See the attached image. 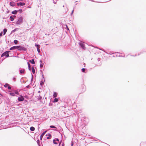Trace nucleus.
Returning <instances> with one entry per match:
<instances>
[{
  "label": "nucleus",
  "mask_w": 146,
  "mask_h": 146,
  "mask_svg": "<svg viewBox=\"0 0 146 146\" xmlns=\"http://www.w3.org/2000/svg\"><path fill=\"white\" fill-rule=\"evenodd\" d=\"M23 21V18L22 17H20L18 18L17 21L16 22L17 24H20Z\"/></svg>",
  "instance_id": "obj_1"
},
{
  "label": "nucleus",
  "mask_w": 146,
  "mask_h": 146,
  "mask_svg": "<svg viewBox=\"0 0 146 146\" xmlns=\"http://www.w3.org/2000/svg\"><path fill=\"white\" fill-rule=\"evenodd\" d=\"M10 52V51H6L5 52L3 53L1 55V57H3L4 56H5L6 57H8L9 56V53Z\"/></svg>",
  "instance_id": "obj_2"
},
{
  "label": "nucleus",
  "mask_w": 146,
  "mask_h": 146,
  "mask_svg": "<svg viewBox=\"0 0 146 146\" xmlns=\"http://www.w3.org/2000/svg\"><path fill=\"white\" fill-rule=\"evenodd\" d=\"M18 47L17 48V49L18 50H25V48L24 47H23V46H17Z\"/></svg>",
  "instance_id": "obj_3"
},
{
  "label": "nucleus",
  "mask_w": 146,
  "mask_h": 146,
  "mask_svg": "<svg viewBox=\"0 0 146 146\" xmlns=\"http://www.w3.org/2000/svg\"><path fill=\"white\" fill-rule=\"evenodd\" d=\"M79 45L82 48L84 49H85V47L84 44L82 42H80L79 43Z\"/></svg>",
  "instance_id": "obj_4"
},
{
  "label": "nucleus",
  "mask_w": 146,
  "mask_h": 146,
  "mask_svg": "<svg viewBox=\"0 0 146 146\" xmlns=\"http://www.w3.org/2000/svg\"><path fill=\"white\" fill-rule=\"evenodd\" d=\"M18 100L20 101H23L24 100V98L23 96H21L19 97L18 98Z\"/></svg>",
  "instance_id": "obj_5"
},
{
  "label": "nucleus",
  "mask_w": 146,
  "mask_h": 146,
  "mask_svg": "<svg viewBox=\"0 0 146 146\" xmlns=\"http://www.w3.org/2000/svg\"><path fill=\"white\" fill-rule=\"evenodd\" d=\"M46 136H47V139H50L52 137L50 133L46 134Z\"/></svg>",
  "instance_id": "obj_6"
},
{
  "label": "nucleus",
  "mask_w": 146,
  "mask_h": 146,
  "mask_svg": "<svg viewBox=\"0 0 146 146\" xmlns=\"http://www.w3.org/2000/svg\"><path fill=\"white\" fill-rule=\"evenodd\" d=\"M35 46L37 47V50L38 52H40V50L39 48L40 47V46L39 44H35Z\"/></svg>",
  "instance_id": "obj_7"
},
{
  "label": "nucleus",
  "mask_w": 146,
  "mask_h": 146,
  "mask_svg": "<svg viewBox=\"0 0 146 146\" xmlns=\"http://www.w3.org/2000/svg\"><path fill=\"white\" fill-rule=\"evenodd\" d=\"M17 5L18 6H19V5L24 6V5H25V4L24 3L20 2V3H17Z\"/></svg>",
  "instance_id": "obj_8"
},
{
  "label": "nucleus",
  "mask_w": 146,
  "mask_h": 146,
  "mask_svg": "<svg viewBox=\"0 0 146 146\" xmlns=\"http://www.w3.org/2000/svg\"><path fill=\"white\" fill-rule=\"evenodd\" d=\"M46 131H46L42 133V134L40 135V138L41 139H42L43 136L45 134V133L46 132Z\"/></svg>",
  "instance_id": "obj_9"
},
{
  "label": "nucleus",
  "mask_w": 146,
  "mask_h": 146,
  "mask_svg": "<svg viewBox=\"0 0 146 146\" xmlns=\"http://www.w3.org/2000/svg\"><path fill=\"white\" fill-rule=\"evenodd\" d=\"M17 47H18L17 46H14L10 48V50H13V49H17V48H18Z\"/></svg>",
  "instance_id": "obj_10"
},
{
  "label": "nucleus",
  "mask_w": 146,
  "mask_h": 146,
  "mask_svg": "<svg viewBox=\"0 0 146 146\" xmlns=\"http://www.w3.org/2000/svg\"><path fill=\"white\" fill-rule=\"evenodd\" d=\"M57 93L56 92H54L53 95V97L54 98L56 97L57 96Z\"/></svg>",
  "instance_id": "obj_11"
},
{
  "label": "nucleus",
  "mask_w": 146,
  "mask_h": 146,
  "mask_svg": "<svg viewBox=\"0 0 146 146\" xmlns=\"http://www.w3.org/2000/svg\"><path fill=\"white\" fill-rule=\"evenodd\" d=\"M29 62H30L31 63L33 64H35V62L34 59H32V60H30Z\"/></svg>",
  "instance_id": "obj_12"
},
{
  "label": "nucleus",
  "mask_w": 146,
  "mask_h": 146,
  "mask_svg": "<svg viewBox=\"0 0 146 146\" xmlns=\"http://www.w3.org/2000/svg\"><path fill=\"white\" fill-rule=\"evenodd\" d=\"M25 70L24 69H22L20 70V72L21 74H23L24 73Z\"/></svg>",
  "instance_id": "obj_13"
},
{
  "label": "nucleus",
  "mask_w": 146,
  "mask_h": 146,
  "mask_svg": "<svg viewBox=\"0 0 146 146\" xmlns=\"http://www.w3.org/2000/svg\"><path fill=\"white\" fill-rule=\"evenodd\" d=\"M30 130L32 131H34L35 130V128L33 127H31L30 128Z\"/></svg>",
  "instance_id": "obj_14"
},
{
  "label": "nucleus",
  "mask_w": 146,
  "mask_h": 146,
  "mask_svg": "<svg viewBox=\"0 0 146 146\" xmlns=\"http://www.w3.org/2000/svg\"><path fill=\"white\" fill-rule=\"evenodd\" d=\"M17 11H16V10H15L14 11H12V13L13 14H16L17 13Z\"/></svg>",
  "instance_id": "obj_15"
},
{
  "label": "nucleus",
  "mask_w": 146,
  "mask_h": 146,
  "mask_svg": "<svg viewBox=\"0 0 146 146\" xmlns=\"http://www.w3.org/2000/svg\"><path fill=\"white\" fill-rule=\"evenodd\" d=\"M32 72L34 74L35 72V70L33 67H32Z\"/></svg>",
  "instance_id": "obj_16"
},
{
  "label": "nucleus",
  "mask_w": 146,
  "mask_h": 146,
  "mask_svg": "<svg viewBox=\"0 0 146 146\" xmlns=\"http://www.w3.org/2000/svg\"><path fill=\"white\" fill-rule=\"evenodd\" d=\"M7 29H3V34L4 35H5L6 33V32H7Z\"/></svg>",
  "instance_id": "obj_17"
},
{
  "label": "nucleus",
  "mask_w": 146,
  "mask_h": 146,
  "mask_svg": "<svg viewBox=\"0 0 146 146\" xmlns=\"http://www.w3.org/2000/svg\"><path fill=\"white\" fill-rule=\"evenodd\" d=\"M10 19L11 21H13L14 20V19L13 18V16H11L10 17Z\"/></svg>",
  "instance_id": "obj_18"
},
{
  "label": "nucleus",
  "mask_w": 146,
  "mask_h": 146,
  "mask_svg": "<svg viewBox=\"0 0 146 146\" xmlns=\"http://www.w3.org/2000/svg\"><path fill=\"white\" fill-rule=\"evenodd\" d=\"M10 5L12 6H14V3L13 2H10Z\"/></svg>",
  "instance_id": "obj_19"
},
{
  "label": "nucleus",
  "mask_w": 146,
  "mask_h": 146,
  "mask_svg": "<svg viewBox=\"0 0 146 146\" xmlns=\"http://www.w3.org/2000/svg\"><path fill=\"white\" fill-rule=\"evenodd\" d=\"M10 94L12 96H15V94L14 93H10Z\"/></svg>",
  "instance_id": "obj_20"
},
{
  "label": "nucleus",
  "mask_w": 146,
  "mask_h": 146,
  "mask_svg": "<svg viewBox=\"0 0 146 146\" xmlns=\"http://www.w3.org/2000/svg\"><path fill=\"white\" fill-rule=\"evenodd\" d=\"M18 42V41L17 40H15L14 41V42L15 43V44H17Z\"/></svg>",
  "instance_id": "obj_21"
},
{
  "label": "nucleus",
  "mask_w": 146,
  "mask_h": 146,
  "mask_svg": "<svg viewBox=\"0 0 146 146\" xmlns=\"http://www.w3.org/2000/svg\"><path fill=\"white\" fill-rule=\"evenodd\" d=\"M27 64H28V66L29 67V69L30 70H31V67H30V64L29 62H28Z\"/></svg>",
  "instance_id": "obj_22"
},
{
  "label": "nucleus",
  "mask_w": 146,
  "mask_h": 146,
  "mask_svg": "<svg viewBox=\"0 0 146 146\" xmlns=\"http://www.w3.org/2000/svg\"><path fill=\"white\" fill-rule=\"evenodd\" d=\"M58 99L56 98H55V99H54V102H58Z\"/></svg>",
  "instance_id": "obj_23"
},
{
  "label": "nucleus",
  "mask_w": 146,
  "mask_h": 146,
  "mask_svg": "<svg viewBox=\"0 0 146 146\" xmlns=\"http://www.w3.org/2000/svg\"><path fill=\"white\" fill-rule=\"evenodd\" d=\"M50 127L51 128H56V127L53 125H51L50 126Z\"/></svg>",
  "instance_id": "obj_24"
},
{
  "label": "nucleus",
  "mask_w": 146,
  "mask_h": 146,
  "mask_svg": "<svg viewBox=\"0 0 146 146\" xmlns=\"http://www.w3.org/2000/svg\"><path fill=\"white\" fill-rule=\"evenodd\" d=\"M55 141H56L54 139L53 140V143L55 144H57V143L55 142Z\"/></svg>",
  "instance_id": "obj_25"
},
{
  "label": "nucleus",
  "mask_w": 146,
  "mask_h": 146,
  "mask_svg": "<svg viewBox=\"0 0 146 146\" xmlns=\"http://www.w3.org/2000/svg\"><path fill=\"white\" fill-rule=\"evenodd\" d=\"M9 86V85L8 84H6L5 85H4V86L5 87H7V86Z\"/></svg>",
  "instance_id": "obj_26"
},
{
  "label": "nucleus",
  "mask_w": 146,
  "mask_h": 146,
  "mask_svg": "<svg viewBox=\"0 0 146 146\" xmlns=\"http://www.w3.org/2000/svg\"><path fill=\"white\" fill-rule=\"evenodd\" d=\"M82 71L83 72H85V68H82Z\"/></svg>",
  "instance_id": "obj_27"
},
{
  "label": "nucleus",
  "mask_w": 146,
  "mask_h": 146,
  "mask_svg": "<svg viewBox=\"0 0 146 146\" xmlns=\"http://www.w3.org/2000/svg\"><path fill=\"white\" fill-rule=\"evenodd\" d=\"M43 64H41L40 65V68H42L43 67Z\"/></svg>",
  "instance_id": "obj_28"
},
{
  "label": "nucleus",
  "mask_w": 146,
  "mask_h": 146,
  "mask_svg": "<svg viewBox=\"0 0 146 146\" xmlns=\"http://www.w3.org/2000/svg\"><path fill=\"white\" fill-rule=\"evenodd\" d=\"M66 28L68 30H69V28H68V27L67 25H66Z\"/></svg>",
  "instance_id": "obj_29"
},
{
  "label": "nucleus",
  "mask_w": 146,
  "mask_h": 146,
  "mask_svg": "<svg viewBox=\"0 0 146 146\" xmlns=\"http://www.w3.org/2000/svg\"><path fill=\"white\" fill-rule=\"evenodd\" d=\"M2 34L3 32H2L0 33V36H2Z\"/></svg>",
  "instance_id": "obj_30"
},
{
  "label": "nucleus",
  "mask_w": 146,
  "mask_h": 146,
  "mask_svg": "<svg viewBox=\"0 0 146 146\" xmlns=\"http://www.w3.org/2000/svg\"><path fill=\"white\" fill-rule=\"evenodd\" d=\"M8 89H9L10 90V89H11V87L10 86H8Z\"/></svg>",
  "instance_id": "obj_31"
},
{
  "label": "nucleus",
  "mask_w": 146,
  "mask_h": 146,
  "mask_svg": "<svg viewBox=\"0 0 146 146\" xmlns=\"http://www.w3.org/2000/svg\"><path fill=\"white\" fill-rule=\"evenodd\" d=\"M15 94H18V92L17 91H16L15 92Z\"/></svg>",
  "instance_id": "obj_32"
},
{
  "label": "nucleus",
  "mask_w": 146,
  "mask_h": 146,
  "mask_svg": "<svg viewBox=\"0 0 146 146\" xmlns=\"http://www.w3.org/2000/svg\"><path fill=\"white\" fill-rule=\"evenodd\" d=\"M73 142H72L71 145H72V146H73Z\"/></svg>",
  "instance_id": "obj_33"
},
{
  "label": "nucleus",
  "mask_w": 146,
  "mask_h": 146,
  "mask_svg": "<svg viewBox=\"0 0 146 146\" xmlns=\"http://www.w3.org/2000/svg\"><path fill=\"white\" fill-rule=\"evenodd\" d=\"M56 141H59V139H57H57H56Z\"/></svg>",
  "instance_id": "obj_34"
},
{
  "label": "nucleus",
  "mask_w": 146,
  "mask_h": 146,
  "mask_svg": "<svg viewBox=\"0 0 146 146\" xmlns=\"http://www.w3.org/2000/svg\"><path fill=\"white\" fill-rule=\"evenodd\" d=\"M13 18H15V17H16V16H15V15H13Z\"/></svg>",
  "instance_id": "obj_35"
},
{
  "label": "nucleus",
  "mask_w": 146,
  "mask_h": 146,
  "mask_svg": "<svg viewBox=\"0 0 146 146\" xmlns=\"http://www.w3.org/2000/svg\"><path fill=\"white\" fill-rule=\"evenodd\" d=\"M13 80H15V78H13Z\"/></svg>",
  "instance_id": "obj_36"
},
{
  "label": "nucleus",
  "mask_w": 146,
  "mask_h": 146,
  "mask_svg": "<svg viewBox=\"0 0 146 146\" xmlns=\"http://www.w3.org/2000/svg\"><path fill=\"white\" fill-rule=\"evenodd\" d=\"M61 142L60 143H59V145H60V144H61Z\"/></svg>",
  "instance_id": "obj_37"
},
{
  "label": "nucleus",
  "mask_w": 146,
  "mask_h": 146,
  "mask_svg": "<svg viewBox=\"0 0 146 146\" xmlns=\"http://www.w3.org/2000/svg\"><path fill=\"white\" fill-rule=\"evenodd\" d=\"M38 92V93H40V91H39Z\"/></svg>",
  "instance_id": "obj_38"
},
{
  "label": "nucleus",
  "mask_w": 146,
  "mask_h": 146,
  "mask_svg": "<svg viewBox=\"0 0 146 146\" xmlns=\"http://www.w3.org/2000/svg\"><path fill=\"white\" fill-rule=\"evenodd\" d=\"M42 98V97H40V98Z\"/></svg>",
  "instance_id": "obj_39"
},
{
  "label": "nucleus",
  "mask_w": 146,
  "mask_h": 146,
  "mask_svg": "<svg viewBox=\"0 0 146 146\" xmlns=\"http://www.w3.org/2000/svg\"><path fill=\"white\" fill-rule=\"evenodd\" d=\"M63 7H64V5H63Z\"/></svg>",
  "instance_id": "obj_40"
},
{
  "label": "nucleus",
  "mask_w": 146,
  "mask_h": 146,
  "mask_svg": "<svg viewBox=\"0 0 146 146\" xmlns=\"http://www.w3.org/2000/svg\"><path fill=\"white\" fill-rule=\"evenodd\" d=\"M62 146H64L63 144L62 145Z\"/></svg>",
  "instance_id": "obj_41"
}]
</instances>
